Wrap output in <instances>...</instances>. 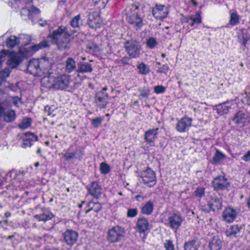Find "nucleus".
I'll list each match as a JSON object with an SVG mask.
<instances>
[{
    "label": "nucleus",
    "mask_w": 250,
    "mask_h": 250,
    "mask_svg": "<svg viewBox=\"0 0 250 250\" xmlns=\"http://www.w3.org/2000/svg\"><path fill=\"white\" fill-rule=\"evenodd\" d=\"M165 248L167 250H175L174 246L172 242L170 240L166 241Z\"/></svg>",
    "instance_id": "obj_55"
},
{
    "label": "nucleus",
    "mask_w": 250,
    "mask_h": 250,
    "mask_svg": "<svg viewBox=\"0 0 250 250\" xmlns=\"http://www.w3.org/2000/svg\"><path fill=\"white\" fill-rule=\"evenodd\" d=\"M158 44V42L156 38L153 37H149L146 40V47L149 49L155 48Z\"/></svg>",
    "instance_id": "obj_41"
},
{
    "label": "nucleus",
    "mask_w": 250,
    "mask_h": 250,
    "mask_svg": "<svg viewBox=\"0 0 250 250\" xmlns=\"http://www.w3.org/2000/svg\"><path fill=\"white\" fill-rule=\"evenodd\" d=\"M230 19L229 24L232 26H235L240 23V17L236 11L231 10L229 12Z\"/></svg>",
    "instance_id": "obj_33"
},
{
    "label": "nucleus",
    "mask_w": 250,
    "mask_h": 250,
    "mask_svg": "<svg viewBox=\"0 0 250 250\" xmlns=\"http://www.w3.org/2000/svg\"><path fill=\"white\" fill-rule=\"evenodd\" d=\"M20 99L18 97H14L13 100V103L14 105L18 106V104Z\"/></svg>",
    "instance_id": "obj_61"
},
{
    "label": "nucleus",
    "mask_w": 250,
    "mask_h": 250,
    "mask_svg": "<svg viewBox=\"0 0 250 250\" xmlns=\"http://www.w3.org/2000/svg\"><path fill=\"white\" fill-rule=\"evenodd\" d=\"M124 47L131 58H136L139 57L141 48L139 42L134 40L128 41L125 42Z\"/></svg>",
    "instance_id": "obj_4"
},
{
    "label": "nucleus",
    "mask_w": 250,
    "mask_h": 250,
    "mask_svg": "<svg viewBox=\"0 0 250 250\" xmlns=\"http://www.w3.org/2000/svg\"><path fill=\"white\" fill-rule=\"evenodd\" d=\"M49 72V76L44 77L42 83L45 84L47 88H53L56 89H64L69 86L70 83V77L67 75H62L54 77Z\"/></svg>",
    "instance_id": "obj_1"
},
{
    "label": "nucleus",
    "mask_w": 250,
    "mask_h": 250,
    "mask_svg": "<svg viewBox=\"0 0 250 250\" xmlns=\"http://www.w3.org/2000/svg\"><path fill=\"white\" fill-rule=\"evenodd\" d=\"M108 95L106 93L98 92L95 96L96 105L100 109L105 108L108 103Z\"/></svg>",
    "instance_id": "obj_13"
},
{
    "label": "nucleus",
    "mask_w": 250,
    "mask_h": 250,
    "mask_svg": "<svg viewBox=\"0 0 250 250\" xmlns=\"http://www.w3.org/2000/svg\"><path fill=\"white\" fill-rule=\"evenodd\" d=\"M62 155L66 161L72 159H77L81 161L84 155V153L81 149H76L74 152H70L69 149H67L65 153H62Z\"/></svg>",
    "instance_id": "obj_14"
},
{
    "label": "nucleus",
    "mask_w": 250,
    "mask_h": 250,
    "mask_svg": "<svg viewBox=\"0 0 250 250\" xmlns=\"http://www.w3.org/2000/svg\"><path fill=\"white\" fill-rule=\"evenodd\" d=\"M205 188L203 187L198 188L194 191V193L196 196L201 198L205 195Z\"/></svg>",
    "instance_id": "obj_50"
},
{
    "label": "nucleus",
    "mask_w": 250,
    "mask_h": 250,
    "mask_svg": "<svg viewBox=\"0 0 250 250\" xmlns=\"http://www.w3.org/2000/svg\"><path fill=\"white\" fill-rule=\"evenodd\" d=\"M140 176L144 183L148 187H152L156 184L155 173L150 168L142 171Z\"/></svg>",
    "instance_id": "obj_5"
},
{
    "label": "nucleus",
    "mask_w": 250,
    "mask_h": 250,
    "mask_svg": "<svg viewBox=\"0 0 250 250\" xmlns=\"http://www.w3.org/2000/svg\"><path fill=\"white\" fill-rule=\"evenodd\" d=\"M208 206L212 211L221 209L223 207L222 199L219 196L212 197L208 202Z\"/></svg>",
    "instance_id": "obj_19"
},
{
    "label": "nucleus",
    "mask_w": 250,
    "mask_h": 250,
    "mask_svg": "<svg viewBox=\"0 0 250 250\" xmlns=\"http://www.w3.org/2000/svg\"><path fill=\"white\" fill-rule=\"evenodd\" d=\"M231 108V105H225L224 103H221L214 105L213 109L215 110L219 115L223 116L228 114Z\"/></svg>",
    "instance_id": "obj_26"
},
{
    "label": "nucleus",
    "mask_w": 250,
    "mask_h": 250,
    "mask_svg": "<svg viewBox=\"0 0 250 250\" xmlns=\"http://www.w3.org/2000/svg\"><path fill=\"white\" fill-rule=\"evenodd\" d=\"M10 71L9 68H5L2 71L0 72V76L4 78L9 76Z\"/></svg>",
    "instance_id": "obj_57"
},
{
    "label": "nucleus",
    "mask_w": 250,
    "mask_h": 250,
    "mask_svg": "<svg viewBox=\"0 0 250 250\" xmlns=\"http://www.w3.org/2000/svg\"><path fill=\"white\" fill-rule=\"evenodd\" d=\"M183 221V219L180 213L172 212L167 218V225L172 229L177 230Z\"/></svg>",
    "instance_id": "obj_7"
},
{
    "label": "nucleus",
    "mask_w": 250,
    "mask_h": 250,
    "mask_svg": "<svg viewBox=\"0 0 250 250\" xmlns=\"http://www.w3.org/2000/svg\"><path fill=\"white\" fill-rule=\"evenodd\" d=\"M76 69V62L72 58H68L65 62V71L70 73Z\"/></svg>",
    "instance_id": "obj_32"
},
{
    "label": "nucleus",
    "mask_w": 250,
    "mask_h": 250,
    "mask_svg": "<svg viewBox=\"0 0 250 250\" xmlns=\"http://www.w3.org/2000/svg\"><path fill=\"white\" fill-rule=\"evenodd\" d=\"M49 37L54 41L60 49H65L69 48L70 35L68 33L67 28L63 26L59 27L50 33Z\"/></svg>",
    "instance_id": "obj_2"
},
{
    "label": "nucleus",
    "mask_w": 250,
    "mask_h": 250,
    "mask_svg": "<svg viewBox=\"0 0 250 250\" xmlns=\"http://www.w3.org/2000/svg\"><path fill=\"white\" fill-rule=\"evenodd\" d=\"M200 247V243L197 238L189 240L185 243L184 250H198Z\"/></svg>",
    "instance_id": "obj_27"
},
{
    "label": "nucleus",
    "mask_w": 250,
    "mask_h": 250,
    "mask_svg": "<svg viewBox=\"0 0 250 250\" xmlns=\"http://www.w3.org/2000/svg\"><path fill=\"white\" fill-rule=\"evenodd\" d=\"M138 214L137 208H129L127 210V216L128 217L133 218L135 217Z\"/></svg>",
    "instance_id": "obj_54"
},
{
    "label": "nucleus",
    "mask_w": 250,
    "mask_h": 250,
    "mask_svg": "<svg viewBox=\"0 0 250 250\" xmlns=\"http://www.w3.org/2000/svg\"><path fill=\"white\" fill-rule=\"evenodd\" d=\"M99 18L96 16L95 17V15L93 13H91L88 15V24L91 27H96L99 26Z\"/></svg>",
    "instance_id": "obj_36"
},
{
    "label": "nucleus",
    "mask_w": 250,
    "mask_h": 250,
    "mask_svg": "<svg viewBox=\"0 0 250 250\" xmlns=\"http://www.w3.org/2000/svg\"><path fill=\"white\" fill-rule=\"evenodd\" d=\"M169 69L168 65L167 64H163L162 66L159 67L157 70V72L159 73L166 74L167 73Z\"/></svg>",
    "instance_id": "obj_52"
},
{
    "label": "nucleus",
    "mask_w": 250,
    "mask_h": 250,
    "mask_svg": "<svg viewBox=\"0 0 250 250\" xmlns=\"http://www.w3.org/2000/svg\"><path fill=\"white\" fill-rule=\"evenodd\" d=\"M39 61L40 62V67L41 68V72H42V73L49 72L51 67V63L49 60L46 58H41L39 60Z\"/></svg>",
    "instance_id": "obj_30"
},
{
    "label": "nucleus",
    "mask_w": 250,
    "mask_h": 250,
    "mask_svg": "<svg viewBox=\"0 0 250 250\" xmlns=\"http://www.w3.org/2000/svg\"><path fill=\"white\" fill-rule=\"evenodd\" d=\"M225 158V155L218 150L216 151V152L213 156V160L215 163H218L222 160Z\"/></svg>",
    "instance_id": "obj_46"
},
{
    "label": "nucleus",
    "mask_w": 250,
    "mask_h": 250,
    "mask_svg": "<svg viewBox=\"0 0 250 250\" xmlns=\"http://www.w3.org/2000/svg\"><path fill=\"white\" fill-rule=\"evenodd\" d=\"M129 61V59L127 57H124L121 59L120 60V62L123 64H127L128 63Z\"/></svg>",
    "instance_id": "obj_60"
},
{
    "label": "nucleus",
    "mask_w": 250,
    "mask_h": 250,
    "mask_svg": "<svg viewBox=\"0 0 250 250\" xmlns=\"http://www.w3.org/2000/svg\"><path fill=\"white\" fill-rule=\"evenodd\" d=\"M87 190L89 193L96 199L99 198L102 194L101 186L96 181L92 182L88 186Z\"/></svg>",
    "instance_id": "obj_17"
},
{
    "label": "nucleus",
    "mask_w": 250,
    "mask_h": 250,
    "mask_svg": "<svg viewBox=\"0 0 250 250\" xmlns=\"http://www.w3.org/2000/svg\"><path fill=\"white\" fill-rule=\"evenodd\" d=\"M247 206L248 208L250 209V196L247 200Z\"/></svg>",
    "instance_id": "obj_63"
},
{
    "label": "nucleus",
    "mask_w": 250,
    "mask_h": 250,
    "mask_svg": "<svg viewBox=\"0 0 250 250\" xmlns=\"http://www.w3.org/2000/svg\"><path fill=\"white\" fill-rule=\"evenodd\" d=\"M21 62L20 57L16 55H13L11 57L8 61L7 63L12 68L16 67Z\"/></svg>",
    "instance_id": "obj_38"
},
{
    "label": "nucleus",
    "mask_w": 250,
    "mask_h": 250,
    "mask_svg": "<svg viewBox=\"0 0 250 250\" xmlns=\"http://www.w3.org/2000/svg\"><path fill=\"white\" fill-rule=\"evenodd\" d=\"M63 241L70 247L74 246L77 242L79 233L73 229H67L62 234Z\"/></svg>",
    "instance_id": "obj_6"
},
{
    "label": "nucleus",
    "mask_w": 250,
    "mask_h": 250,
    "mask_svg": "<svg viewBox=\"0 0 250 250\" xmlns=\"http://www.w3.org/2000/svg\"><path fill=\"white\" fill-rule=\"evenodd\" d=\"M27 39L30 41V37L27 35H21L19 37L15 36H10L6 40V45L8 47L13 48L16 44L21 42V40ZM22 43H25L23 42H21Z\"/></svg>",
    "instance_id": "obj_16"
},
{
    "label": "nucleus",
    "mask_w": 250,
    "mask_h": 250,
    "mask_svg": "<svg viewBox=\"0 0 250 250\" xmlns=\"http://www.w3.org/2000/svg\"><path fill=\"white\" fill-rule=\"evenodd\" d=\"M139 91L140 92L139 97L148 98L150 94V90L148 87H144L142 88H139Z\"/></svg>",
    "instance_id": "obj_45"
},
{
    "label": "nucleus",
    "mask_w": 250,
    "mask_h": 250,
    "mask_svg": "<svg viewBox=\"0 0 250 250\" xmlns=\"http://www.w3.org/2000/svg\"><path fill=\"white\" fill-rule=\"evenodd\" d=\"M22 139L26 140V141H30L33 143L38 140L37 136L34 133L30 132H27L24 133L22 135Z\"/></svg>",
    "instance_id": "obj_42"
},
{
    "label": "nucleus",
    "mask_w": 250,
    "mask_h": 250,
    "mask_svg": "<svg viewBox=\"0 0 250 250\" xmlns=\"http://www.w3.org/2000/svg\"><path fill=\"white\" fill-rule=\"evenodd\" d=\"M48 46V42L46 41H43L38 44L32 45L29 47H25L23 48V50L26 52L27 55H30L40 49L45 48Z\"/></svg>",
    "instance_id": "obj_20"
},
{
    "label": "nucleus",
    "mask_w": 250,
    "mask_h": 250,
    "mask_svg": "<svg viewBox=\"0 0 250 250\" xmlns=\"http://www.w3.org/2000/svg\"><path fill=\"white\" fill-rule=\"evenodd\" d=\"M245 95L244 97L242 99V103L248 105H250V91H245Z\"/></svg>",
    "instance_id": "obj_49"
},
{
    "label": "nucleus",
    "mask_w": 250,
    "mask_h": 250,
    "mask_svg": "<svg viewBox=\"0 0 250 250\" xmlns=\"http://www.w3.org/2000/svg\"><path fill=\"white\" fill-rule=\"evenodd\" d=\"M103 120L104 118L103 117H97L92 120L91 124L94 127L97 128L102 125Z\"/></svg>",
    "instance_id": "obj_47"
},
{
    "label": "nucleus",
    "mask_w": 250,
    "mask_h": 250,
    "mask_svg": "<svg viewBox=\"0 0 250 250\" xmlns=\"http://www.w3.org/2000/svg\"><path fill=\"white\" fill-rule=\"evenodd\" d=\"M223 239L218 235L213 236L209 241L210 250H220L222 247Z\"/></svg>",
    "instance_id": "obj_18"
},
{
    "label": "nucleus",
    "mask_w": 250,
    "mask_h": 250,
    "mask_svg": "<svg viewBox=\"0 0 250 250\" xmlns=\"http://www.w3.org/2000/svg\"><path fill=\"white\" fill-rule=\"evenodd\" d=\"M169 13L168 8L165 5H158L152 9L153 16L157 20H162L166 18Z\"/></svg>",
    "instance_id": "obj_12"
},
{
    "label": "nucleus",
    "mask_w": 250,
    "mask_h": 250,
    "mask_svg": "<svg viewBox=\"0 0 250 250\" xmlns=\"http://www.w3.org/2000/svg\"><path fill=\"white\" fill-rule=\"evenodd\" d=\"M28 18L30 19L33 22H35L34 18H38V15L40 14V10L36 7H31L28 10Z\"/></svg>",
    "instance_id": "obj_40"
},
{
    "label": "nucleus",
    "mask_w": 250,
    "mask_h": 250,
    "mask_svg": "<svg viewBox=\"0 0 250 250\" xmlns=\"http://www.w3.org/2000/svg\"><path fill=\"white\" fill-rule=\"evenodd\" d=\"M54 216L52 213L48 209H42V213L39 214H36L34 217L39 221L46 222L51 220Z\"/></svg>",
    "instance_id": "obj_25"
},
{
    "label": "nucleus",
    "mask_w": 250,
    "mask_h": 250,
    "mask_svg": "<svg viewBox=\"0 0 250 250\" xmlns=\"http://www.w3.org/2000/svg\"><path fill=\"white\" fill-rule=\"evenodd\" d=\"M100 169L101 173L106 174L110 172V167L106 163L103 162L100 164Z\"/></svg>",
    "instance_id": "obj_44"
},
{
    "label": "nucleus",
    "mask_w": 250,
    "mask_h": 250,
    "mask_svg": "<svg viewBox=\"0 0 250 250\" xmlns=\"http://www.w3.org/2000/svg\"><path fill=\"white\" fill-rule=\"evenodd\" d=\"M248 118V116L243 111H238L232 119V121L235 123L236 125L240 126L243 127L245 125L246 120Z\"/></svg>",
    "instance_id": "obj_23"
},
{
    "label": "nucleus",
    "mask_w": 250,
    "mask_h": 250,
    "mask_svg": "<svg viewBox=\"0 0 250 250\" xmlns=\"http://www.w3.org/2000/svg\"><path fill=\"white\" fill-rule=\"evenodd\" d=\"M27 70L31 74L35 76L41 75V68L40 67L39 60L32 59L28 63Z\"/></svg>",
    "instance_id": "obj_15"
},
{
    "label": "nucleus",
    "mask_w": 250,
    "mask_h": 250,
    "mask_svg": "<svg viewBox=\"0 0 250 250\" xmlns=\"http://www.w3.org/2000/svg\"><path fill=\"white\" fill-rule=\"evenodd\" d=\"M139 73L142 75H146L149 72V67L143 62H142L137 65Z\"/></svg>",
    "instance_id": "obj_43"
},
{
    "label": "nucleus",
    "mask_w": 250,
    "mask_h": 250,
    "mask_svg": "<svg viewBox=\"0 0 250 250\" xmlns=\"http://www.w3.org/2000/svg\"><path fill=\"white\" fill-rule=\"evenodd\" d=\"M149 227L148 221L146 218L143 217L138 219L136 223V229L139 233H144L149 229Z\"/></svg>",
    "instance_id": "obj_24"
},
{
    "label": "nucleus",
    "mask_w": 250,
    "mask_h": 250,
    "mask_svg": "<svg viewBox=\"0 0 250 250\" xmlns=\"http://www.w3.org/2000/svg\"><path fill=\"white\" fill-rule=\"evenodd\" d=\"M242 229L241 225H233L226 230V234L228 237H238L240 236Z\"/></svg>",
    "instance_id": "obj_22"
},
{
    "label": "nucleus",
    "mask_w": 250,
    "mask_h": 250,
    "mask_svg": "<svg viewBox=\"0 0 250 250\" xmlns=\"http://www.w3.org/2000/svg\"><path fill=\"white\" fill-rule=\"evenodd\" d=\"M186 22L189 23L192 27H196L198 24H200L201 21V18L199 14H196L194 16H191L186 18Z\"/></svg>",
    "instance_id": "obj_31"
},
{
    "label": "nucleus",
    "mask_w": 250,
    "mask_h": 250,
    "mask_svg": "<svg viewBox=\"0 0 250 250\" xmlns=\"http://www.w3.org/2000/svg\"><path fill=\"white\" fill-rule=\"evenodd\" d=\"M55 106H49L48 105L45 106L44 107V111L46 112L48 115L52 117H54L56 115V114L54 112L55 111Z\"/></svg>",
    "instance_id": "obj_48"
},
{
    "label": "nucleus",
    "mask_w": 250,
    "mask_h": 250,
    "mask_svg": "<svg viewBox=\"0 0 250 250\" xmlns=\"http://www.w3.org/2000/svg\"><path fill=\"white\" fill-rule=\"evenodd\" d=\"M71 26L73 28L79 27L82 25V20L80 15H77L74 17L70 21Z\"/></svg>",
    "instance_id": "obj_37"
},
{
    "label": "nucleus",
    "mask_w": 250,
    "mask_h": 250,
    "mask_svg": "<svg viewBox=\"0 0 250 250\" xmlns=\"http://www.w3.org/2000/svg\"><path fill=\"white\" fill-rule=\"evenodd\" d=\"M212 186L216 190H223L230 186V183L227 178L224 176H218L212 181Z\"/></svg>",
    "instance_id": "obj_9"
},
{
    "label": "nucleus",
    "mask_w": 250,
    "mask_h": 250,
    "mask_svg": "<svg viewBox=\"0 0 250 250\" xmlns=\"http://www.w3.org/2000/svg\"><path fill=\"white\" fill-rule=\"evenodd\" d=\"M166 90V88L163 85H156L154 87V91L157 94L164 93Z\"/></svg>",
    "instance_id": "obj_51"
},
{
    "label": "nucleus",
    "mask_w": 250,
    "mask_h": 250,
    "mask_svg": "<svg viewBox=\"0 0 250 250\" xmlns=\"http://www.w3.org/2000/svg\"><path fill=\"white\" fill-rule=\"evenodd\" d=\"M91 64L88 62H81L78 64L77 71L80 73H91L93 71Z\"/></svg>",
    "instance_id": "obj_28"
},
{
    "label": "nucleus",
    "mask_w": 250,
    "mask_h": 250,
    "mask_svg": "<svg viewBox=\"0 0 250 250\" xmlns=\"http://www.w3.org/2000/svg\"><path fill=\"white\" fill-rule=\"evenodd\" d=\"M192 119L191 118L185 116L178 120L176 125V130L180 133L188 131L192 125Z\"/></svg>",
    "instance_id": "obj_10"
},
{
    "label": "nucleus",
    "mask_w": 250,
    "mask_h": 250,
    "mask_svg": "<svg viewBox=\"0 0 250 250\" xmlns=\"http://www.w3.org/2000/svg\"><path fill=\"white\" fill-rule=\"evenodd\" d=\"M3 115L4 120L6 122H11L16 118L15 112L14 110H10L4 113V109L0 106V116Z\"/></svg>",
    "instance_id": "obj_29"
},
{
    "label": "nucleus",
    "mask_w": 250,
    "mask_h": 250,
    "mask_svg": "<svg viewBox=\"0 0 250 250\" xmlns=\"http://www.w3.org/2000/svg\"><path fill=\"white\" fill-rule=\"evenodd\" d=\"M87 48L89 49V51L91 53H96L99 51L98 46L95 44H88Z\"/></svg>",
    "instance_id": "obj_56"
},
{
    "label": "nucleus",
    "mask_w": 250,
    "mask_h": 250,
    "mask_svg": "<svg viewBox=\"0 0 250 250\" xmlns=\"http://www.w3.org/2000/svg\"><path fill=\"white\" fill-rule=\"evenodd\" d=\"M23 143L21 145V146L23 148H26L27 147H30L33 144L32 142H30V141H26V140L22 139Z\"/></svg>",
    "instance_id": "obj_58"
},
{
    "label": "nucleus",
    "mask_w": 250,
    "mask_h": 250,
    "mask_svg": "<svg viewBox=\"0 0 250 250\" xmlns=\"http://www.w3.org/2000/svg\"><path fill=\"white\" fill-rule=\"evenodd\" d=\"M154 203L151 201L147 202L141 208V212L146 215H150L153 210Z\"/></svg>",
    "instance_id": "obj_34"
},
{
    "label": "nucleus",
    "mask_w": 250,
    "mask_h": 250,
    "mask_svg": "<svg viewBox=\"0 0 250 250\" xmlns=\"http://www.w3.org/2000/svg\"><path fill=\"white\" fill-rule=\"evenodd\" d=\"M127 21L136 30L140 29L144 25L142 18L138 13H132L127 17Z\"/></svg>",
    "instance_id": "obj_11"
},
{
    "label": "nucleus",
    "mask_w": 250,
    "mask_h": 250,
    "mask_svg": "<svg viewBox=\"0 0 250 250\" xmlns=\"http://www.w3.org/2000/svg\"><path fill=\"white\" fill-rule=\"evenodd\" d=\"M87 207L88 208V209L85 211L86 213H88L91 210H93L95 212H98L102 208V206L99 202H94L92 201L89 202L88 203Z\"/></svg>",
    "instance_id": "obj_35"
},
{
    "label": "nucleus",
    "mask_w": 250,
    "mask_h": 250,
    "mask_svg": "<svg viewBox=\"0 0 250 250\" xmlns=\"http://www.w3.org/2000/svg\"><path fill=\"white\" fill-rule=\"evenodd\" d=\"M242 159L245 162L250 161V150L242 157Z\"/></svg>",
    "instance_id": "obj_59"
},
{
    "label": "nucleus",
    "mask_w": 250,
    "mask_h": 250,
    "mask_svg": "<svg viewBox=\"0 0 250 250\" xmlns=\"http://www.w3.org/2000/svg\"><path fill=\"white\" fill-rule=\"evenodd\" d=\"M107 89V87L106 86L104 87L102 90L100 92H103V93H105L104 92Z\"/></svg>",
    "instance_id": "obj_64"
},
{
    "label": "nucleus",
    "mask_w": 250,
    "mask_h": 250,
    "mask_svg": "<svg viewBox=\"0 0 250 250\" xmlns=\"http://www.w3.org/2000/svg\"><path fill=\"white\" fill-rule=\"evenodd\" d=\"M32 120L31 118L28 117H25L22 119L20 124H19L18 126L21 129H25L28 128L31 125Z\"/></svg>",
    "instance_id": "obj_39"
},
{
    "label": "nucleus",
    "mask_w": 250,
    "mask_h": 250,
    "mask_svg": "<svg viewBox=\"0 0 250 250\" xmlns=\"http://www.w3.org/2000/svg\"><path fill=\"white\" fill-rule=\"evenodd\" d=\"M240 210L230 207L226 208L223 212V220L228 223H231L239 215Z\"/></svg>",
    "instance_id": "obj_8"
},
{
    "label": "nucleus",
    "mask_w": 250,
    "mask_h": 250,
    "mask_svg": "<svg viewBox=\"0 0 250 250\" xmlns=\"http://www.w3.org/2000/svg\"><path fill=\"white\" fill-rule=\"evenodd\" d=\"M11 214L10 212L9 211H7L5 213V216L6 218H8L10 216H11Z\"/></svg>",
    "instance_id": "obj_62"
},
{
    "label": "nucleus",
    "mask_w": 250,
    "mask_h": 250,
    "mask_svg": "<svg viewBox=\"0 0 250 250\" xmlns=\"http://www.w3.org/2000/svg\"><path fill=\"white\" fill-rule=\"evenodd\" d=\"M125 229L119 225L109 229L106 234L107 241L111 243H115L122 241L125 237Z\"/></svg>",
    "instance_id": "obj_3"
},
{
    "label": "nucleus",
    "mask_w": 250,
    "mask_h": 250,
    "mask_svg": "<svg viewBox=\"0 0 250 250\" xmlns=\"http://www.w3.org/2000/svg\"><path fill=\"white\" fill-rule=\"evenodd\" d=\"M139 7L138 5L134 4H131L126 8V11L127 12H130L132 13H138L136 12L138 10Z\"/></svg>",
    "instance_id": "obj_53"
},
{
    "label": "nucleus",
    "mask_w": 250,
    "mask_h": 250,
    "mask_svg": "<svg viewBox=\"0 0 250 250\" xmlns=\"http://www.w3.org/2000/svg\"><path fill=\"white\" fill-rule=\"evenodd\" d=\"M159 129H150L145 132V140L150 146H154V141L157 138Z\"/></svg>",
    "instance_id": "obj_21"
}]
</instances>
